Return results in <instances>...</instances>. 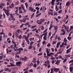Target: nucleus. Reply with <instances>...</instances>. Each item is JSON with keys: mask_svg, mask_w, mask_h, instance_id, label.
I'll return each instance as SVG.
<instances>
[{"mask_svg": "<svg viewBox=\"0 0 73 73\" xmlns=\"http://www.w3.org/2000/svg\"><path fill=\"white\" fill-rule=\"evenodd\" d=\"M36 23L38 24H39V25H41L42 24V19H40V20H38L36 21Z\"/></svg>", "mask_w": 73, "mask_h": 73, "instance_id": "f257e3e1", "label": "nucleus"}, {"mask_svg": "<svg viewBox=\"0 0 73 73\" xmlns=\"http://www.w3.org/2000/svg\"><path fill=\"white\" fill-rule=\"evenodd\" d=\"M21 62L20 61L19 62H16V65H17V66H21Z\"/></svg>", "mask_w": 73, "mask_h": 73, "instance_id": "f03ea898", "label": "nucleus"}, {"mask_svg": "<svg viewBox=\"0 0 73 73\" xmlns=\"http://www.w3.org/2000/svg\"><path fill=\"white\" fill-rule=\"evenodd\" d=\"M19 50H21V51H23V48H19L18 49H16L14 50V51L15 52H17V51H18Z\"/></svg>", "mask_w": 73, "mask_h": 73, "instance_id": "7ed1b4c3", "label": "nucleus"}, {"mask_svg": "<svg viewBox=\"0 0 73 73\" xmlns=\"http://www.w3.org/2000/svg\"><path fill=\"white\" fill-rule=\"evenodd\" d=\"M13 7H14V3H12V4L10 5L9 6V7L10 8H13Z\"/></svg>", "mask_w": 73, "mask_h": 73, "instance_id": "20e7f679", "label": "nucleus"}, {"mask_svg": "<svg viewBox=\"0 0 73 73\" xmlns=\"http://www.w3.org/2000/svg\"><path fill=\"white\" fill-rule=\"evenodd\" d=\"M10 11V10H8L7 11H6L5 12V13L7 15V16H9L10 15V14L9 13V11Z\"/></svg>", "mask_w": 73, "mask_h": 73, "instance_id": "39448f33", "label": "nucleus"}, {"mask_svg": "<svg viewBox=\"0 0 73 73\" xmlns=\"http://www.w3.org/2000/svg\"><path fill=\"white\" fill-rule=\"evenodd\" d=\"M70 4H71V2H70V1H68L66 2V7H68V6H69V5Z\"/></svg>", "mask_w": 73, "mask_h": 73, "instance_id": "423d86ee", "label": "nucleus"}, {"mask_svg": "<svg viewBox=\"0 0 73 73\" xmlns=\"http://www.w3.org/2000/svg\"><path fill=\"white\" fill-rule=\"evenodd\" d=\"M53 69H54V72H58V71L59 70V68H53Z\"/></svg>", "mask_w": 73, "mask_h": 73, "instance_id": "0eeeda50", "label": "nucleus"}, {"mask_svg": "<svg viewBox=\"0 0 73 73\" xmlns=\"http://www.w3.org/2000/svg\"><path fill=\"white\" fill-rule=\"evenodd\" d=\"M0 55H2V56H0V59L1 60V59H3V58L4 57V56L3 55V53H1L0 54Z\"/></svg>", "mask_w": 73, "mask_h": 73, "instance_id": "6e6552de", "label": "nucleus"}, {"mask_svg": "<svg viewBox=\"0 0 73 73\" xmlns=\"http://www.w3.org/2000/svg\"><path fill=\"white\" fill-rule=\"evenodd\" d=\"M72 49V48H70L69 49H68L67 50H66V53H69V52H70V50Z\"/></svg>", "mask_w": 73, "mask_h": 73, "instance_id": "1a4fd4ad", "label": "nucleus"}, {"mask_svg": "<svg viewBox=\"0 0 73 73\" xmlns=\"http://www.w3.org/2000/svg\"><path fill=\"white\" fill-rule=\"evenodd\" d=\"M53 27V25H52V24H50V27L49 28V30L50 31L52 28Z\"/></svg>", "mask_w": 73, "mask_h": 73, "instance_id": "9d476101", "label": "nucleus"}, {"mask_svg": "<svg viewBox=\"0 0 73 73\" xmlns=\"http://www.w3.org/2000/svg\"><path fill=\"white\" fill-rule=\"evenodd\" d=\"M60 61H61V60H58L55 63V64H57V65H58V64H59V63H60Z\"/></svg>", "mask_w": 73, "mask_h": 73, "instance_id": "9b49d317", "label": "nucleus"}, {"mask_svg": "<svg viewBox=\"0 0 73 73\" xmlns=\"http://www.w3.org/2000/svg\"><path fill=\"white\" fill-rule=\"evenodd\" d=\"M25 5L26 7V9H27L28 8V3L27 2H26L25 3Z\"/></svg>", "mask_w": 73, "mask_h": 73, "instance_id": "f8f14e48", "label": "nucleus"}, {"mask_svg": "<svg viewBox=\"0 0 73 73\" xmlns=\"http://www.w3.org/2000/svg\"><path fill=\"white\" fill-rule=\"evenodd\" d=\"M10 64L11 66H16V65L13 63H10Z\"/></svg>", "mask_w": 73, "mask_h": 73, "instance_id": "ddd939ff", "label": "nucleus"}, {"mask_svg": "<svg viewBox=\"0 0 73 73\" xmlns=\"http://www.w3.org/2000/svg\"><path fill=\"white\" fill-rule=\"evenodd\" d=\"M67 41H68V40L66 39V38H64V40H63V42H67Z\"/></svg>", "mask_w": 73, "mask_h": 73, "instance_id": "4468645a", "label": "nucleus"}, {"mask_svg": "<svg viewBox=\"0 0 73 73\" xmlns=\"http://www.w3.org/2000/svg\"><path fill=\"white\" fill-rule=\"evenodd\" d=\"M33 63H36V59L35 58H34L33 59Z\"/></svg>", "mask_w": 73, "mask_h": 73, "instance_id": "2eb2a0df", "label": "nucleus"}, {"mask_svg": "<svg viewBox=\"0 0 73 73\" xmlns=\"http://www.w3.org/2000/svg\"><path fill=\"white\" fill-rule=\"evenodd\" d=\"M73 68H72V67H71L70 68V72H72V71H73Z\"/></svg>", "mask_w": 73, "mask_h": 73, "instance_id": "dca6fc26", "label": "nucleus"}, {"mask_svg": "<svg viewBox=\"0 0 73 73\" xmlns=\"http://www.w3.org/2000/svg\"><path fill=\"white\" fill-rule=\"evenodd\" d=\"M24 58L25 61H27L28 60V58H27V56H25Z\"/></svg>", "mask_w": 73, "mask_h": 73, "instance_id": "f3484780", "label": "nucleus"}, {"mask_svg": "<svg viewBox=\"0 0 73 73\" xmlns=\"http://www.w3.org/2000/svg\"><path fill=\"white\" fill-rule=\"evenodd\" d=\"M4 32V30L2 29V32H1L0 34L1 35H4V32Z\"/></svg>", "mask_w": 73, "mask_h": 73, "instance_id": "a211bd4d", "label": "nucleus"}, {"mask_svg": "<svg viewBox=\"0 0 73 73\" xmlns=\"http://www.w3.org/2000/svg\"><path fill=\"white\" fill-rule=\"evenodd\" d=\"M67 39H68L69 41H70V40H71L72 39V38H71V37H69V36H68L67 37Z\"/></svg>", "mask_w": 73, "mask_h": 73, "instance_id": "6ab92c4d", "label": "nucleus"}, {"mask_svg": "<svg viewBox=\"0 0 73 73\" xmlns=\"http://www.w3.org/2000/svg\"><path fill=\"white\" fill-rule=\"evenodd\" d=\"M26 42H27V43L28 44H30V42L29 41V39L27 40Z\"/></svg>", "mask_w": 73, "mask_h": 73, "instance_id": "aec40b11", "label": "nucleus"}, {"mask_svg": "<svg viewBox=\"0 0 73 73\" xmlns=\"http://www.w3.org/2000/svg\"><path fill=\"white\" fill-rule=\"evenodd\" d=\"M17 31L19 34H20V32H21V30L19 29H18L17 30Z\"/></svg>", "mask_w": 73, "mask_h": 73, "instance_id": "412c9836", "label": "nucleus"}, {"mask_svg": "<svg viewBox=\"0 0 73 73\" xmlns=\"http://www.w3.org/2000/svg\"><path fill=\"white\" fill-rule=\"evenodd\" d=\"M46 52H47V54H48L49 53V51L48 50V48H47L46 49Z\"/></svg>", "mask_w": 73, "mask_h": 73, "instance_id": "4be33fe9", "label": "nucleus"}, {"mask_svg": "<svg viewBox=\"0 0 73 73\" xmlns=\"http://www.w3.org/2000/svg\"><path fill=\"white\" fill-rule=\"evenodd\" d=\"M26 20H27V18L23 19L22 20L23 22V23H25L26 21Z\"/></svg>", "mask_w": 73, "mask_h": 73, "instance_id": "5701e85b", "label": "nucleus"}, {"mask_svg": "<svg viewBox=\"0 0 73 73\" xmlns=\"http://www.w3.org/2000/svg\"><path fill=\"white\" fill-rule=\"evenodd\" d=\"M19 52H17V54H20L21 53V50H19Z\"/></svg>", "mask_w": 73, "mask_h": 73, "instance_id": "b1692460", "label": "nucleus"}, {"mask_svg": "<svg viewBox=\"0 0 73 73\" xmlns=\"http://www.w3.org/2000/svg\"><path fill=\"white\" fill-rule=\"evenodd\" d=\"M48 31V28H47L44 31L43 33H46V31Z\"/></svg>", "mask_w": 73, "mask_h": 73, "instance_id": "393cba45", "label": "nucleus"}, {"mask_svg": "<svg viewBox=\"0 0 73 73\" xmlns=\"http://www.w3.org/2000/svg\"><path fill=\"white\" fill-rule=\"evenodd\" d=\"M47 33H48L46 32L45 33L43 34L42 35L43 36H47Z\"/></svg>", "mask_w": 73, "mask_h": 73, "instance_id": "a878e982", "label": "nucleus"}, {"mask_svg": "<svg viewBox=\"0 0 73 73\" xmlns=\"http://www.w3.org/2000/svg\"><path fill=\"white\" fill-rule=\"evenodd\" d=\"M43 39L44 40H46L47 39V38H46V36H44L43 37Z\"/></svg>", "mask_w": 73, "mask_h": 73, "instance_id": "bb28decb", "label": "nucleus"}, {"mask_svg": "<svg viewBox=\"0 0 73 73\" xmlns=\"http://www.w3.org/2000/svg\"><path fill=\"white\" fill-rule=\"evenodd\" d=\"M33 44H34V42H33V41H31L30 44V45H32Z\"/></svg>", "mask_w": 73, "mask_h": 73, "instance_id": "cd10ccee", "label": "nucleus"}, {"mask_svg": "<svg viewBox=\"0 0 73 73\" xmlns=\"http://www.w3.org/2000/svg\"><path fill=\"white\" fill-rule=\"evenodd\" d=\"M37 63V65H39V64H40V61H39V60H38L37 62H36Z\"/></svg>", "mask_w": 73, "mask_h": 73, "instance_id": "c85d7f7f", "label": "nucleus"}, {"mask_svg": "<svg viewBox=\"0 0 73 73\" xmlns=\"http://www.w3.org/2000/svg\"><path fill=\"white\" fill-rule=\"evenodd\" d=\"M42 54V52H41L40 53H39L37 54V56H41Z\"/></svg>", "mask_w": 73, "mask_h": 73, "instance_id": "c756f323", "label": "nucleus"}, {"mask_svg": "<svg viewBox=\"0 0 73 73\" xmlns=\"http://www.w3.org/2000/svg\"><path fill=\"white\" fill-rule=\"evenodd\" d=\"M29 24V22H27V23H25L24 24L25 25L27 26V25H28Z\"/></svg>", "mask_w": 73, "mask_h": 73, "instance_id": "7c9ffc66", "label": "nucleus"}, {"mask_svg": "<svg viewBox=\"0 0 73 73\" xmlns=\"http://www.w3.org/2000/svg\"><path fill=\"white\" fill-rule=\"evenodd\" d=\"M32 46H30L28 48L29 49H32Z\"/></svg>", "mask_w": 73, "mask_h": 73, "instance_id": "2f4dec72", "label": "nucleus"}, {"mask_svg": "<svg viewBox=\"0 0 73 73\" xmlns=\"http://www.w3.org/2000/svg\"><path fill=\"white\" fill-rule=\"evenodd\" d=\"M10 27L11 28H15V26L12 25V26H11Z\"/></svg>", "mask_w": 73, "mask_h": 73, "instance_id": "473e14b6", "label": "nucleus"}, {"mask_svg": "<svg viewBox=\"0 0 73 73\" xmlns=\"http://www.w3.org/2000/svg\"><path fill=\"white\" fill-rule=\"evenodd\" d=\"M10 17L11 18H13L14 17L13 16V15H12V14H10Z\"/></svg>", "mask_w": 73, "mask_h": 73, "instance_id": "72a5a7b5", "label": "nucleus"}, {"mask_svg": "<svg viewBox=\"0 0 73 73\" xmlns=\"http://www.w3.org/2000/svg\"><path fill=\"white\" fill-rule=\"evenodd\" d=\"M37 64L36 65V64H34V65H33V66L35 67V68H36V66Z\"/></svg>", "mask_w": 73, "mask_h": 73, "instance_id": "f704fd0d", "label": "nucleus"}, {"mask_svg": "<svg viewBox=\"0 0 73 73\" xmlns=\"http://www.w3.org/2000/svg\"><path fill=\"white\" fill-rule=\"evenodd\" d=\"M45 64H50V62H48L47 60L44 62Z\"/></svg>", "mask_w": 73, "mask_h": 73, "instance_id": "c9c22d12", "label": "nucleus"}, {"mask_svg": "<svg viewBox=\"0 0 73 73\" xmlns=\"http://www.w3.org/2000/svg\"><path fill=\"white\" fill-rule=\"evenodd\" d=\"M29 72H31V73H33V70H32V69H31L29 71Z\"/></svg>", "mask_w": 73, "mask_h": 73, "instance_id": "e433bc0d", "label": "nucleus"}, {"mask_svg": "<svg viewBox=\"0 0 73 73\" xmlns=\"http://www.w3.org/2000/svg\"><path fill=\"white\" fill-rule=\"evenodd\" d=\"M24 25V24H22L20 26V28H22L23 27V25Z\"/></svg>", "mask_w": 73, "mask_h": 73, "instance_id": "4c0bfd02", "label": "nucleus"}, {"mask_svg": "<svg viewBox=\"0 0 73 73\" xmlns=\"http://www.w3.org/2000/svg\"><path fill=\"white\" fill-rule=\"evenodd\" d=\"M47 47H50V43H48V44L47 45Z\"/></svg>", "mask_w": 73, "mask_h": 73, "instance_id": "58836bf2", "label": "nucleus"}, {"mask_svg": "<svg viewBox=\"0 0 73 73\" xmlns=\"http://www.w3.org/2000/svg\"><path fill=\"white\" fill-rule=\"evenodd\" d=\"M56 44V41H53L52 42V45H54V44Z\"/></svg>", "mask_w": 73, "mask_h": 73, "instance_id": "ea45409f", "label": "nucleus"}, {"mask_svg": "<svg viewBox=\"0 0 73 73\" xmlns=\"http://www.w3.org/2000/svg\"><path fill=\"white\" fill-rule=\"evenodd\" d=\"M66 61H67V59H65L63 61V63H64V62H66Z\"/></svg>", "mask_w": 73, "mask_h": 73, "instance_id": "a19ab883", "label": "nucleus"}, {"mask_svg": "<svg viewBox=\"0 0 73 73\" xmlns=\"http://www.w3.org/2000/svg\"><path fill=\"white\" fill-rule=\"evenodd\" d=\"M35 9H36L38 11V10H39V9H40V8H39V7H36Z\"/></svg>", "mask_w": 73, "mask_h": 73, "instance_id": "79ce46f5", "label": "nucleus"}, {"mask_svg": "<svg viewBox=\"0 0 73 73\" xmlns=\"http://www.w3.org/2000/svg\"><path fill=\"white\" fill-rule=\"evenodd\" d=\"M22 36L21 35H20L19 36H18V38H19V39H21V38L22 37Z\"/></svg>", "mask_w": 73, "mask_h": 73, "instance_id": "37998d69", "label": "nucleus"}, {"mask_svg": "<svg viewBox=\"0 0 73 73\" xmlns=\"http://www.w3.org/2000/svg\"><path fill=\"white\" fill-rule=\"evenodd\" d=\"M32 8V7H29V11H31V10Z\"/></svg>", "mask_w": 73, "mask_h": 73, "instance_id": "c03bdc74", "label": "nucleus"}, {"mask_svg": "<svg viewBox=\"0 0 73 73\" xmlns=\"http://www.w3.org/2000/svg\"><path fill=\"white\" fill-rule=\"evenodd\" d=\"M3 11H4L5 12H6V11H8V10H6V9H5V8H4L3 9Z\"/></svg>", "mask_w": 73, "mask_h": 73, "instance_id": "a18cd8bd", "label": "nucleus"}, {"mask_svg": "<svg viewBox=\"0 0 73 73\" xmlns=\"http://www.w3.org/2000/svg\"><path fill=\"white\" fill-rule=\"evenodd\" d=\"M57 28H58V27L57 26H55L54 30H57Z\"/></svg>", "mask_w": 73, "mask_h": 73, "instance_id": "49530a36", "label": "nucleus"}, {"mask_svg": "<svg viewBox=\"0 0 73 73\" xmlns=\"http://www.w3.org/2000/svg\"><path fill=\"white\" fill-rule=\"evenodd\" d=\"M62 12V9L60 10V11H59L58 13H61Z\"/></svg>", "mask_w": 73, "mask_h": 73, "instance_id": "de8ad7c7", "label": "nucleus"}, {"mask_svg": "<svg viewBox=\"0 0 73 73\" xmlns=\"http://www.w3.org/2000/svg\"><path fill=\"white\" fill-rule=\"evenodd\" d=\"M57 39H58V41H60V40H61V38H60V36H58V37Z\"/></svg>", "mask_w": 73, "mask_h": 73, "instance_id": "09e8293b", "label": "nucleus"}, {"mask_svg": "<svg viewBox=\"0 0 73 73\" xmlns=\"http://www.w3.org/2000/svg\"><path fill=\"white\" fill-rule=\"evenodd\" d=\"M46 43V42L45 41H44V42H42V45H44V44H45Z\"/></svg>", "mask_w": 73, "mask_h": 73, "instance_id": "8fccbe9b", "label": "nucleus"}, {"mask_svg": "<svg viewBox=\"0 0 73 73\" xmlns=\"http://www.w3.org/2000/svg\"><path fill=\"white\" fill-rule=\"evenodd\" d=\"M41 41V39H39V40H38V41L37 42H38L39 44H40V42Z\"/></svg>", "mask_w": 73, "mask_h": 73, "instance_id": "3c124183", "label": "nucleus"}, {"mask_svg": "<svg viewBox=\"0 0 73 73\" xmlns=\"http://www.w3.org/2000/svg\"><path fill=\"white\" fill-rule=\"evenodd\" d=\"M71 62H73V59L72 60H70L69 61V64L71 63Z\"/></svg>", "mask_w": 73, "mask_h": 73, "instance_id": "603ef678", "label": "nucleus"}, {"mask_svg": "<svg viewBox=\"0 0 73 73\" xmlns=\"http://www.w3.org/2000/svg\"><path fill=\"white\" fill-rule=\"evenodd\" d=\"M19 13H23V12L21 11V10H19Z\"/></svg>", "mask_w": 73, "mask_h": 73, "instance_id": "864d4df0", "label": "nucleus"}, {"mask_svg": "<svg viewBox=\"0 0 73 73\" xmlns=\"http://www.w3.org/2000/svg\"><path fill=\"white\" fill-rule=\"evenodd\" d=\"M47 56H48L49 57H50V56H51V54L50 53L49 54H47Z\"/></svg>", "mask_w": 73, "mask_h": 73, "instance_id": "5fc2aeb1", "label": "nucleus"}, {"mask_svg": "<svg viewBox=\"0 0 73 73\" xmlns=\"http://www.w3.org/2000/svg\"><path fill=\"white\" fill-rule=\"evenodd\" d=\"M54 15V16H55V15L56 16L57 15V13H56V12H55Z\"/></svg>", "mask_w": 73, "mask_h": 73, "instance_id": "6e6d98bb", "label": "nucleus"}, {"mask_svg": "<svg viewBox=\"0 0 73 73\" xmlns=\"http://www.w3.org/2000/svg\"><path fill=\"white\" fill-rule=\"evenodd\" d=\"M3 19L5 18V15L4 14V13H3Z\"/></svg>", "mask_w": 73, "mask_h": 73, "instance_id": "4d7b16f0", "label": "nucleus"}, {"mask_svg": "<svg viewBox=\"0 0 73 73\" xmlns=\"http://www.w3.org/2000/svg\"><path fill=\"white\" fill-rule=\"evenodd\" d=\"M12 44H16V42H14V40H12Z\"/></svg>", "mask_w": 73, "mask_h": 73, "instance_id": "13d9d810", "label": "nucleus"}, {"mask_svg": "<svg viewBox=\"0 0 73 73\" xmlns=\"http://www.w3.org/2000/svg\"><path fill=\"white\" fill-rule=\"evenodd\" d=\"M50 70H51V72H53V70H54V69H53V68H51Z\"/></svg>", "mask_w": 73, "mask_h": 73, "instance_id": "bf43d9fd", "label": "nucleus"}, {"mask_svg": "<svg viewBox=\"0 0 73 73\" xmlns=\"http://www.w3.org/2000/svg\"><path fill=\"white\" fill-rule=\"evenodd\" d=\"M14 46V45L13 44H12L10 46V48H12L13 46Z\"/></svg>", "mask_w": 73, "mask_h": 73, "instance_id": "052dcab7", "label": "nucleus"}, {"mask_svg": "<svg viewBox=\"0 0 73 73\" xmlns=\"http://www.w3.org/2000/svg\"><path fill=\"white\" fill-rule=\"evenodd\" d=\"M68 17H69V16L68 15H66V19L67 20V19H68Z\"/></svg>", "mask_w": 73, "mask_h": 73, "instance_id": "680f3d73", "label": "nucleus"}, {"mask_svg": "<svg viewBox=\"0 0 73 73\" xmlns=\"http://www.w3.org/2000/svg\"><path fill=\"white\" fill-rule=\"evenodd\" d=\"M51 60H54V59H55V58L54 57H52V58H51Z\"/></svg>", "mask_w": 73, "mask_h": 73, "instance_id": "e2e57ef3", "label": "nucleus"}, {"mask_svg": "<svg viewBox=\"0 0 73 73\" xmlns=\"http://www.w3.org/2000/svg\"><path fill=\"white\" fill-rule=\"evenodd\" d=\"M60 42H58L57 44V45H58H58H60Z\"/></svg>", "mask_w": 73, "mask_h": 73, "instance_id": "0e129e2a", "label": "nucleus"}, {"mask_svg": "<svg viewBox=\"0 0 73 73\" xmlns=\"http://www.w3.org/2000/svg\"><path fill=\"white\" fill-rule=\"evenodd\" d=\"M9 70V68H6L5 70V71H8Z\"/></svg>", "mask_w": 73, "mask_h": 73, "instance_id": "69168bd1", "label": "nucleus"}, {"mask_svg": "<svg viewBox=\"0 0 73 73\" xmlns=\"http://www.w3.org/2000/svg\"><path fill=\"white\" fill-rule=\"evenodd\" d=\"M51 35H52V34L51 33V32H50L49 33H48V35L49 36H51Z\"/></svg>", "mask_w": 73, "mask_h": 73, "instance_id": "338daca9", "label": "nucleus"}, {"mask_svg": "<svg viewBox=\"0 0 73 73\" xmlns=\"http://www.w3.org/2000/svg\"><path fill=\"white\" fill-rule=\"evenodd\" d=\"M24 73H28V70H26L24 72Z\"/></svg>", "mask_w": 73, "mask_h": 73, "instance_id": "774afa93", "label": "nucleus"}]
</instances>
